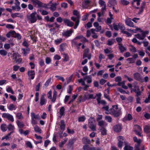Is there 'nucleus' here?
I'll list each match as a JSON object with an SVG mask.
<instances>
[{
	"instance_id": "nucleus-1",
	"label": "nucleus",
	"mask_w": 150,
	"mask_h": 150,
	"mask_svg": "<svg viewBox=\"0 0 150 150\" xmlns=\"http://www.w3.org/2000/svg\"><path fill=\"white\" fill-rule=\"evenodd\" d=\"M109 110L110 114L116 117L119 116L121 114L120 110L118 109L117 105L113 106L112 108Z\"/></svg>"
},
{
	"instance_id": "nucleus-2",
	"label": "nucleus",
	"mask_w": 150,
	"mask_h": 150,
	"mask_svg": "<svg viewBox=\"0 0 150 150\" xmlns=\"http://www.w3.org/2000/svg\"><path fill=\"white\" fill-rule=\"evenodd\" d=\"M88 126L93 131L96 130V122L93 118L90 117L89 119Z\"/></svg>"
},
{
	"instance_id": "nucleus-3",
	"label": "nucleus",
	"mask_w": 150,
	"mask_h": 150,
	"mask_svg": "<svg viewBox=\"0 0 150 150\" xmlns=\"http://www.w3.org/2000/svg\"><path fill=\"white\" fill-rule=\"evenodd\" d=\"M36 15V13L34 12L32 13L30 15L27 16V19L30 23H33L36 21L37 19Z\"/></svg>"
},
{
	"instance_id": "nucleus-4",
	"label": "nucleus",
	"mask_w": 150,
	"mask_h": 150,
	"mask_svg": "<svg viewBox=\"0 0 150 150\" xmlns=\"http://www.w3.org/2000/svg\"><path fill=\"white\" fill-rule=\"evenodd\" d=\"M52 92L51 91H50L47 93V96L48 98L51 99L52 102H54L56 100L57 96V92L54 90L53 92V96L52 98Z\"/></svg>"
},
{
	"instance_id": "nucleus-5",
	"label": "nucleus",
	"mask_w": 150,
	"mask_h": 150,
	"mask_svg": "<svg viewBox=\"0 0 150 150\" xmlns=\"http://www.w3.org/2000/svg\"><path fill=\"white\" fill-rule=\"evenodd\" d=\"M2 117L4 118H6L11 122H13L14 119L13 116L8 113H4L2 115Z\"/></svg>"
},
{
	"instance_id": "nucleus-6",
	"label": "nucleus",
	"mask_w": 150,
	"mask_h": 150,
	"mask_svg": "<svg viewBox=\"0 0 150 150\" xmlns=\"http://www.w3.org/2000/svg\"><path fill=\"white\" fill-rule=\"evenodd\" d=\"M33 3L36 6L38 7H44V5L41 1L38 0H31Z\"/></svg>"
},
{
	"instance_id": "nucleus-7",
	"label": "nucleus",
	"mask_w": 150,
	"mask_h": 150,
	"mask_svg": "<svg viewBox=\"0 0 150 150\" xmlns=\"http://www.w3.org/2000/svg\"><path fill=\"white\" fill-rule=\"evenodd\" d=\"M148 32H142L141 34H138L135 35L136 37L140 40H143L145 37L146 34L148 33Z\"/></svg>"
},
{
	"instance_id": "nucleus-8",
	"label": "nucleus",
	"mask_w": 150,
	"mask_h": 150,
	"mask_svg": "<svg viewBox=\"0 0 150 150\" xmlns=\"http://www.w3.org/2000/svg\"><path fill=\"white\" fill-rule=\"evenodd\" d=\"M75 38V40H77L79 41L83 42H86L88 41L86 38L81 35L77 36Z\"/></svg>"
},
{
	"instance_id": "nucleus-9",
	"label": "nucleus",
	"mask_w": 150,
	"mask_h": 150,
	"mask_svg": "<svg viewBox=\"0 0 150 150\" xmlns=\"http://www.w3.org/2000/svg\"><path fill=\"white\" fill-rule=\"evenodd\" d=\"M95 97H94L93 94H90L88 93H86L84 95V99L85 100L90 99H95Z\"/></svg>"
},
{
	"instance_id": "nucleus-10",
	"label": "nucleus",
	"mask_w": 150,
	"mask_h": 150,
	"mask_svg": "<svg viewBox=\"0 0 150 150\" xmlns=\"http://www.w3.org/2000/svg\"><path fill=\"white\" fill-rule=\"evenodd\" d=\"M125 22L126 25L130 27H133L134 25L133 23L131 21L130 18H127L125 20Z\"/></svg>"
},
{
	"instance_id": "nucleus-11",
	"label": "nucleus",
	"mask_w": 150,
	"mask_h": 150,
	"mask_svg": "<svg viewBox=\"0 0 150 150\" xmlns=\"http://www.w3.org/2000/svg\"><path fill=\"white\" fill-rule=\"evenodd\" d=\"M78 41H79L77 40H75V38H74L72 42V44L78 49L79 48V47L82 44L80 43H78Z\"/></svg>"
},
{
	"instance_id": "nucleus-12",
	"label": "nucleus",
	"mask_w": 150,
	"mask_h": 150,
	"mask_svg": "<svg viewBox=\"0 0 150 150\" xmlns=\"http://www.w3.org/2000/svg\"><path fill=\"white\" fill-rule=\"evenodd\" d=\"M45 95H42L40 97V103L41 105H45L46 103L47 100L45 98Z\"/></svg>"
},
{
	"instance_id": "nucleus-13",
	"label": "nucleus",
	"mask_w": 150,
	"mask_h": 150,
	"mask_svg": "<svg viewBox=\"0 0 150 150\" xmlns=\"http://www.w3.org/2000/svg\"><path fill=\"white\" fill-rule=\"evenodd\" d=\"M73 32V31L71 30L66 31H64L62 33V35L64 36L68 37Z\"/></svg>"
},
{
	"instance_id": "nucleus-14",
	"label": "nucleus",
	"mask_w": 150,
	"mask_h": 150,
	"mask_svg": "<svg viewBox=\"0 0 150 150\" xmlns=\"http://www.w3.org/2000/svg\"><path fill=\"white\" fill-rule=\"evenodd\" d=\"M134 128L135 129V131L137 132V134L141 136V134L140 133V132L142 130L141 127L138 125H136L135 126Z\"/></svg>"
},
{
	"instance_id": "nucleus-15",
	"label": "nucleus",
	"mask_w": 150,
	"mask_h": 150,
	"mask_svg": "<svg viewBox=\"0 0 150 150\" xmlns=\"http://www.w3.org/2000/svg\"><path fill=\"white\" fill-rule=\"evenodd\" d=\"M35 73L34 71H29L28 72V75L29 78L32 79L34 78Z\"/></svg>"
},
{
	"instance_id": "nucleus-16",
	"label": "nucleus",
	"mask_w": 150,
	"mask_h": 150,
	"mask_svg": "<svg viewBox=\"0 0 150 150\" xmlns=\"http://www.w3.org/2000/svg\"><path fill=\"white\" fill-rule=\"evenodd\" d=\"M121 129V126L120 125H117L114 127V130L116 132H120Z\"/></svg>"
},
{
	"instance_id": "nucleus-17",
	"label": "nucleus",
	"mask_w": 150,
	"mask_h": 150,
	"mask_svg": "<svg viewBox=\"0 0 150 150\" xmlns=\"http://www.w3.org/2000/svg\"><path fill=\"white\" fill-rule=\"evenodd\" d=\"M99 3L102 6H103L102 8V11H103L105 10L106 4L105 2L102 0H99Z\"/></svg>"
},
{
	"instance_id": "nucleus-18",
	"label": "nucleus",
	"mask_w": 150,
	"mask_h": 150,
	"mask_svg": "<svg viewBox=\"0 0 150 150\" xmlns=\"http://www.w3.org/2000/svg\"><path fill=\"white\" fill-rule=\"evenodd\" d=\"M133 140L134 142L136 143V144H135V146H141L140 144L141 142L140 139H138L136 137H133Z\"/></svg>"
},
{
	"instance_id": "nucleus-19",
	"label": "nucleus",
	"mask_w": 150,
	"mask_h": 150,
	"mask_svg": "<svg viewBox=\"0 0 150 150\" xmlns=\"http://www.w3.org/2000/svg\"><path fill=\"white\" fill-rule=\"evenodd\" d=\"M88 49H87L86 50L83 54V58H84L86 57H88V59H90L91 58V55L89 54L88 55Z\"/></svg>"
},
{
	"instance_id": "nucleus-20",
	"label": "nucleus",
	"mask_w": 150,
	"mask_h": 150,
	"mask_svg": "<svg viewBox=\"0 0 150 150\" xmlns=\"http://www.w3.org/2000/svg\"><path fill=\"white\" fill-rule=\"evenodd\" d=\"M125 81H123L121 82H119L117 85H118L119 86H121L122 88L125 89H127V87L125 85Z\"/></svg>"
},
{
	"instance_id": "nucleus-21",
	"label": "nucleus",
	"mask_w": 150,
	"mask_h": 150,
	"mask_svg": "<svg viewBox=\"0 0 150 150\" xmlns=\"http://www.w3.org/2000/svg\"><path fill=\"white\" fill-rule=\"evenodd\" d=\"M35 132L37 133L41 134L42 133V130L37 125H35L34 127Z\"/></svg>"
},
{
	"instance_id": "nucleus-22",
	"label": "nucleus",
	"mask_w": 150,
	"mask_h": 150,
	"mask_svg": "<svg viewBox=\"0 0 150 150\" xmlns=\"http://www.w3.org/2000/svg\"><path fill=\"white\" fill-rule=\"evenodd\" d=\"M64 21L65 23L69 26H72L74 24L73 23L67 19H65Z\"/></svg>"
},
{
	"instance_id": "nucleus-23",
	"label": "nucleus",
	"mask_w": 150,
	"mask_h": 150,
	"mask_svg": "<svg viewBox=\"0 0 150 150\" xmlns=\"http://www.w3.org/2000/svg\"><path fill=\"white\" fill-rule=\"evenodd\" d=\"M134 28H135V29H134V30H132V32L133 33H136L137 31H139V32L142 33V32H147V31H142V29L140 28H138L136 26H134Z\"/></svg>"
},
{
	"instance_id": "nucleus-24",
	"label": "nucleus",
	"mask_w": 150,
	"mask_h": 150,
	"mask_svg": "<svg viewBox=\"0 0 150 150\" xmlns=\"http://www.w3.org/2000/svg\"><path fill=\"white\" fill-rule=\"evenodd\" d=\"M31 119H36L39 120L40 118V117L39 115H35L34 113L33 112L31 113Z\"/></svg>"
},
{
	"instance_id": "nucleus-25",
	"label": "nucleus",
	"mask_w": 150,
	"mask_h": 150,
	"mask_svg": "<svg viewBox=\"0 0 150 150\" xmlns=\"http://www.w3.org/2000/svg\"><path fill=\"white\" fill-rule=\"evenodd\" d=\"M144 130L146 133H150V126L148 125L145 126L144 128Z\"/></svg>"
},
{
	"instance_id": "nucleus-26",
	"label": "nucleus",
	"mask_w": 150,
	"mask_h": 150,
	"mask_svg": "<svg viewBox=\"0 0 150 150\" xmlns=\"http://www.w3.org/2000/svg\"><path fill=\"white\" fill-rule=\"evenodd\" d=\"M15 34V32L13 30H11L7 34L6 36L8 38H10L11 37H14V34Z\"/></svg>"
},
{
	"instance_id": "nucleus-27",
	"label": "nucleus",
	"mask_w": 150,
	"mask_h": 150,
	"mask_svg": "<svg viewBox=\"0 0 150 150\" xmlns=\"http://www.w3.org/2000/svg\"><path fill=\"white\" fill-rule=\"evenodd\" d=\"M22 50H23L22 52L24 56H26L29 53L30 51V49L28 48L26 49L22 48Z\"/></svg>"
},
{
	"instance_id": "nucleus-28",
	"label": "nucleus",
	"mask_w": 150,
	"mask_h": 150,
	"mask_svg": "<svg viewBox=\"0 0 150 150\" xmlns=\"http://www.w3.org/2000/svg\"><path fill=\"white\" fill-rule=\"evenodd\" d=\"M11 16L13 18H15L16 17H23V15L22 14L19 13H15L12 14H11Z\"/></svg>"
},
{
	"instance_id": "nucleus-29",
	"label": "nucleus",
	"mask_w": 150,
	"mask_h": 150,
	"mask_svg": "<svg viewBox=\"0 0 150 150\" xmlns=\"http://www.w3.org/2000/svg\"><path fill=\"white\" fill-rule=\"evenodd\" d=\"M68 139L67 138H66L64 139V140L61 142H60L59 144V147L60 148H62L63 146V145L66 143L67 142Z\"/></svg>"
},
{
	"instance_id": "nucleus-30",
	"label": "nucleus",
	"mask_w": 150,
	"mask_h": 150,
	"mask_svg": "<svg viewBox=\"0 0 150 150\" xmlns=\"http://www.w3.org/2000/svg\"><path fill=\"white\" fill-rule=\"evenodd\" d=\"M133 147L130 146L129 144H125V146L124 148V150H133Z\"/></svg>"
},
{
	"instance_id": "nucleus-31",
	"label": "nucleus",
	"mask_w": 150,
	"mask_h": 150,
	"mask_svg": "<svg viewBox=\"0 0 150 150\" xmlns=\"http://www.w3.org/2000/svg\"><path fill=\"white\" fill-rule=\"evenodd\" d=\"M144 146L143 145L140 146H135L134 150H144Z\"/></svg>"
},
{
	"instance_id": "nucleus-32",
	"label": "nucleus",
	"mask_w": 150,
	"mask_h": 150,
	"mask_svg": "<svg viewBox=\"0 0 150 150\" xmlns=\"http://www.w3.org/2000/svg\"><path fill=\"white\" fill-rule=\"evenodd\" d=\"M1 128L2 131L3 132H5L7 129V125L4 124H3L1 125Z\"/></svg>"
},
{
	"instance_id": "nucleus-33",
	"label": "nucleus",
	"mask_w": 150,
	"mask_h": 150,
	"mask_svg": "<svg viewBox=\"0 0 150 150\" xmlns=\"http://www.w3.org/2000/svg\"><path fill=\"white\" fill-rule=\"evenodd\" d=\"M13 132L12 131L11 132H10L9 133H8L7 135H6L5 136H4L2 137L1 140H3L4 139H6V140H8L9 139L11 138V137L10 136L11 135V134Z\"/></svg>"
},
{
	"instance_id": "nucleus-34",
	"label": "nucleus",
	"mask_w": 150,
	"mask_h": 150,
	"mask_svg": "<svg viewBox=\"0 0 150 150\" xmlns=\"http://www.w3.org/2000/svg\"><path fill=\"white\" fill-rule=\"evenodd\" d=\"M10 110H15L16 107L13 104H11L7 107Z\"/></svg>"
},
{
	"instance_id": "nucleus-35",
	"label": "nucleus",
	"mask_w": 150,
	"mask_h": 150,
	"mask_svg": "<svg viewBox=\"0 0 150 150\" xmlns=\"http://www.w3.org/2000/svg\"><path fill=\"white\" fill-rule=\"evenodd\" d=\"M16 123L18 127L20 128H23L24 126L23 123L22 122H21L19 121H17Z\"/></svg>"
},
{
	"instance_id": "nucleus-36",
	"label": "nucleus",
	"mask_w": 150,
	"mask_h": 150,
	"mask_svg": "<svg viewBox=\"0 0 150 150\" xmlns=\"http://www.w3.org/2000/svg\"><path fill=\"white\" fill-rule=\"evenodd\" d=\"M109 16L110 17V18H108L107 19V22L108 24L112 22V20L113 19L112 18V15L111 14L110 12H109Z\"/></svg>"
},
{
	"instance_id": "nucleus-37",
	"label": "nucleus",
	"mask_w": 150,
	"mask_h": 150,
	"mask_svg": "<svg viewBox=\"0 0 150 150\" xmlns=\"http://www.w3.org/2000/svg\"><path fill=\"white\" fill-rule=\"evenodd\" d=\"M109 93V89L108 88L107 89L105 90L104 92V96L105 97L108 98V99L109 98L108 94Z\"/></svg>"
},
{
	"instance_id": "nucleus-38",
	"label": "nucleus",
	"mask_w": 150,
	"mask_h": 150,
	"mask_svg": "<svg viewBox=\"0 0 150 150\" xmlns=\"http://www.w3.org/2000/svg\"><path fill=\"white\" fill-rule=\"evenodd\" d=\"M100 131L101 134L103 135H105L107 134V130L105 129L104 127H101L100 129Z\"/></svg>"
},
{
	"instance_id": "nucleus-39",
	"label": "nucleus",
	"mask_w": 150,
	"mask_h": 150,
	"mask_svg": "<svg viewBox=\"0 0 150 150\" xmlns=\"http://www.w3.org/2000/svg\"><path fill=\"white\" fill-rule=\"evenodd\" d=\"M134 75V78L137 80H139L141 79L140 75V74L138 73H135Z\"/></svg>"
},
{
	"instance_id": "nucleus-40",
	"label": "nucleus",
	"mask_w": 150,
	"mask_h": 150,
	"mask_svg": "<svg viewBox=\"0 0 150 150\" xmlns=\"http://www.w3.org/2000/svg\"><path fill=\"white\" fill-rule=\"evenodd\" d=\"M82 141L85 144H88L90 142V140L86 137H84L82 139Z\"/></svg>"
},
{
	"instance_id": "nucleus-41",
	"label": "nucleus",
	"mask_w": 150,
	"mask_h": 150,
	"mask_svg": "<svg viewBox=\"0 0 150 150\" xmlns=\"http://www.w3.org/2000/svg\"><path fill=\"white\" fill-rule=\"evenodd\" d=\"M6 91L8 93H10L12 94L14 93V92L12 90L11 88L9 86H7L6 87Z\"/></svg>"
},
{
	"instance_id": "nucleus-42",
	"label": "nucleus",
	"mask_w": 150,
	"mask_h": 150,
	"mask_svg": "<svg viewBox=\"0 0 150 150\" xmlns=\"http://www.w3.org/2000/svg\"><path fill=\"white\" fill-rule=\"evenodd\" d=\"M16 117L19 119H23V118L22 113H18L16 114Z\"/></svg>"
},
{
	"instance_id": "nucleus-43",
	"label": "nucleus",
	"mask_w": 150,
	"mask_h": 150,
	"mask_svg": "<svg viewBox=\"0 0 150 150\" xmlns=\"http://www.w3.org/2000/svg\"><path fill=\"white\" fill-rule=\"evenodd\" d=\"M7 52L4 50H0V54L3 56H5L7 55Z\"/></svg>"
},
{
	"instance_id": "nucleus-44",
	"label": "nucleus",
	"mask_w": 150,
	"mask_h": 150,
	"mask_svg": "<svg viewBox=\"0 0 150 150\" xmlns=\"http://www.w3.org/2000/svg\"><path fill=\"white\" fill-rule=\"evenodd\" d=\"M129 63H132L135 62L134 59L132 58H129L127 59Z\"/></svg>"
},
{
	"instance_id": "nucleus-45",
	"label": "nucleus",
	"mask_w": 150,
	"mask_h": 150,
	"mask_svg": "<svg viewBox=\"0 0 150 150\" xmlns=\"http://www.w3.org/2000/svg\"><path fill=\"white\" fill-rule=\"evenodd\" d=\"M98 122V125L100 127L104 126L106 125V124L105 122L103 121L100 120Z\"/></svg>"
},
{
	"instance_id": "nucleus-46",
	"label": "nucleus",
	"mask_w": 150,
	"mask_h": 150,
	"mask_svg": "<svg viewBox=\"0 0 150 150\" xmlns=\"http://www.w3.org/2000/svg\"><path fill=\"white\" fill-rule=\"evenodd\" d=\"M119 48L120 50L122 52H124L126 50V48L121 44L119 45Z\"/></svg>"
},
{
	"instance_id": "nucleus-47",
	"label": "nucleus",
	"mask_w": 150,
	"mask_h": 150,
	"mask_svg": "<svg viewBox=\"0 0 150 150\" xmlns=\"http://www.w3.org/2000/svg\"><path fill=\"white\" fill-rule=\"evenodd\" d=\"M132 119V117L131 115L130 114H128L127 115H126L125 118V119L126 120H130Z\"/></svg>"
},
{
	"instance_id": "nucleus-48",
	"label": "nucleus",
	"mask_w": 150,
	"mask_h": 150,
	"mask_svg": "<svg viewBox=\"0 0 150 150\" xmlns=\"http://www.w3.org/2000/svg\"><path fill=\"white\" fill-rule=\"evenodd\" d=\"M65 128V125L64 121L62 120L61 121V125L60 126V128L62 130H64Z\"/></svg>"
},
{
	"instance_id": "nucleus-49",
	"label": "nucleus",
	"mask_w": 150,
	"mask_h": 150,
	"mask_svg": "<svg viewBox=\"0 0 150 150\" xmlns=\"http://www.w3.org/2000/svg\"><path fill=\"white\" fill-rule=\"evenodd\" d=\"M129 49L130 51L132 52H136V48L133 46L131 45L129 46Z\"/></svg>"
},
{
	"instance_id": "nucleus-50",
	"label": "nucleus",
	"mask_w": 150,
	"mask_h": 150,
	"mask_svg": "<svg viewBox=\"0 0 150 150\" xmlns=\"http://www.w3.org/2000/svg\"><path fill=\"white\" fill-rule=\"evenodd\" d=\"M62 41V39L61 38L55 40H54V42L56 45H58L61 43Z\"/></svg>"
},
{
	"instance_id": "nucleus-51",
	"label": "nucleus",
	"mask_w": 150,
	"mask_h": 150,
	"mask_svg": "<svg viewBox=\"0 0 150 150\" xmlns=\"http://www.w3.org/2000/svg\"><path fill=\"white\" fill-rule=\"evenodd\" d=\"M145 4H143L142 5L141 7L139 10V14H140L142 13L144 9L145 8Z\"/></svg>"
},
{
	"instance_id": "nucleus-52",
	"label": "nucleus",
	"mask_w": 150,
	"mask_h": 150,
	"mask_svg": "<svg viewBox=\"0 0 150 150\" xmlns=\"http://www.w3.org/2000/svg\"><path fill=\"white\" fill-rule=\"evenodd\" d=\"M57 5V4H52L50 7V9L52 11L55 10L56 8V6Z\"/></svg>"
},
{
	"instance_id": "nucleus-53",
	"label": "nucleus",
	"mask_w": 150,
	"mask_h": 150,
	"mask_svg": "<svg viewBox=\"0 0 150 150\" xmlns=\"http://www.w3.org/2000/svg\"><path fill=\"white\" fill-rule=\"evenodd\" d=\"M66 45L65 43H63L61 44L60 46V49L61 51H63L65 49Z\"/></svg>"
},
{
	"instance_id": "nucleus-54",
	"label": "nucleus",
	"mask_w": 150,
	"mask_h": 150,
	"mask_svg": "<svg viewBox=\"0 0 150 150\" xmlns=\"http://www.w3.org/2000/svg\"><path fill=\"white\" fill-rule=\"evenodd\" d=\"M51 81V78H50L46 82L45 84L44 85V86L46 87H47L49 85L50 83V82Z\"/></svg>"
},
{
	"instance_id": "nucleus-55",
	"label": "nucleus",
	"mask_w": 150,
	"mask_h": 150,
	"mask_svg": "<svg viewBox=\"0 0 150 150\" xmlns=\"http://www.w3.org/2000/svg\"><path fill=\"white\" fill-rule=\"evenodd\" d=\"M10 45H13V43H11L10 44H6L4 45V47L5 49H9L10 47Z\"/></svg>"
},
{
	"instance_id": "nucleus-56",
	"label": "nucleus",
	"mask_w": 150,
	"mask_h": 150,
	"mask_svg": "<svg viewBox=\"0 0 150 150\" xmlns=\"http://www.w3.org/2000/svg\"><path fill=\"white\" fill-rule=\"evenodd\" d=\"M73 14L74 15L76 16L77 18H79V13L76 10H74Z\"/></svg>"
},
{
	"instance_id": "nucleus-57",
	"label": "nucleus",
	"mask_w": 150,
	"mask_h": 150,
	"mask_svg": "<svg viewBox=\"0 0 150 150\" xmlns=\"http://www.w3.org/2000/svg\"><path fill=\"white\" fill-rule=\"evenodd\" d=\"M115 42V40L113 39H109L108 40V44L109 45H112Z\"/></svg>"
},
{
	"instance_id": "nucleus-58",
	"label": "nucleus",
	"mask_w": 150,
	"mask_h": 150,
	"mask_svg": "<svg viewBox=\"0 0 150 150\" xmlns=\"http://www.w3.org/2000/svg\"><path fill=\"white\" fill-rule=\"evenodd\" d=\"M109 3L112 5L114 6L117 4V1L116 0H109Z\"/></svg>"
},
{
	"instance_id": "nucleus-59",
	"label": "nucleus",
	"mask_w": 150,
	"mask_h": 150,
	"mask_svg": "<svg viewBox=\"0 0 150 150\" xmlns=\"http://www.w3.org/2000/svg\"><path fill=\"white\" fill-rule=\"evenodd\" d=\"M61 59V57L59 55L55 54L53 57V59L54 60H59Z\"/></svg>"
},
{
	"instance_id": "nucleus-60",
	"label": "nucleus",
	"mask_w": 150,
	"mask_h": 150,
	"mask_svg": "<svg viewBox=\"0 0 150 150\" xmlns=\"http://www.w3.org/2000/svg\"><path fill=\"white\" fill-rule=\"evenodd\" d=\"M121 3L124 5H127L129 4V2L125 0H121L120 1Z\"/></svg>"
},
{
	"instance_id": "nucleus-61",
	"label": "nucleus",
	"mask_w": 150,
	"mask_h": 150,
	"mask_svg": "<svg viewBox=\"0 0 150 150\" xmlns=\"http://www.w3.org/2000/svg\"><path fill=\"white\" fill-rule=\"evenodd\" d=\"M86 118L84 116H81L79 117V118L78 120L79 122H83L84 121V120H85Z\"/></svg>"
},
{
	"instance_id": "nucleus-62",
	"label": "nucleus",
	"mask_w": 150,
	"mask_h": 150,
	"mask_svg": "<svg viewBox=\"0 0 150 150\" xmlns=\"http://www.w3.org/2000/svg\"><path fill=\"white\" fill-rule=\"evenodd\" d=\"M51 62V60L50 57H47L45 58V62L46 64H49Z\"/></svg>"
},
{
	"instance_id": "nucleus-63",
	"label": "nucleus",
	"mask_w": 150,
	"mask_h": 150,
	"mask_svg": "<svg viewBox=\"0 0 150 150\" xmlns=\"http://www.w3.org/2000/svg\"><path fill=\"white\" fill-rule=\"evenodd\" d=\"M7 128L9 130L11 131H12L15 129L14 126L11 124H9L8 127H7Z\"/></svg>"
},
{
	"instance_id": "nucleus-64",
	"label": "nucleus",
	"mask_w": 150,
	"mask_h": 150,
	"mask_svg": "<svg viewBox=\"0 0 150 150\" xmlns=\"http://www.w3.org/2000/svg\"><path fill=\"white\" fill-rule=\"evenodd\" d=\"M117 139L118 141V142H123L124 141V137L121 136H119L117 137Z\"/></svg>"
}]
</instances>
